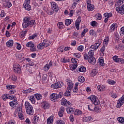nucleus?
I'll return each instance as SVG.
<instances>
[{"instance_id": "obj_1", "label": "nucleus", "mask_w": 124, "mask_h": 124, "mask_svg": "<svg viewBox=\"0 0 124 124\" xmlns=\"http://www.w3.org/2000/svg\"><path fill=\"white\" fill-rule=\"evenodd\" d=\"M36 24L35 20H31L29 16L25 17L23 20L22 27L23 29H27L28 27H32Z\"/></svg>"}, {"instance_id": "obj_2", "label": "nucleus", "mask_w": 124, "mask_h": 124, "mask_svg": "<svg viewBox=\"0 0 124 124\" xmlns=\"http://www.w3.org/2000/svg\"><path fill=\"white\" fill-rule=\"evenodd\" d=\"M93 55H94V51H90L87 55V54L84 55V60H88V62L91 64H95L96 62V60L95 58L93 57Z\"/></svg>"}, {"instance_id": "obj_3", "label": "nucleus", "mask_w": 124, "mask_h": 124, "mask_svg": "<svg viewBox=\"0 0 124 124\" xmlns=\"http://www.w3.org/2000/svg\"><path fill=\"white\" fill-rule=\"evenodd\" d=\"M26 112L28 115H33L34 112L33 111V108L32 106L29 102H26L25 104Z\"/></svg>"}, {"instance_id": "obj_4", "label": "nucleus", "mask_w": 124, "mask_h": 124, "mask_svg": "<svg viewBox=\"0 0 124 124\" xmlns=\"http://www.w3.org/2000/svg\"><path fill=\"white\" fill-rule=\"evenodd\" d=\"M88 99H90L94 105H99V104H100L99 100L95 95H92L89 97Z\"/></svg>"}, {"instance_id": "obj_5", "label": "nucleus", "mask_w": 124, "mask_h": 124, "mask_svg": "<svg viewBox=\"0 0 124 124\" xmlns=\"http://www.w3.org/2000/svg\"><path fill=\"white\" fill-rule=\"evenodd\" d=\"M21 67L18 63H15L13 65V70L15 73H19V74L22 73Z\"/></svg>"}, {"instance_id": "obj_6", "label": "nucleus", "mask_w": 124, "mask_h": 124, "mask_svg": "<svg viewBox=\"0 0 124 124\" xmlns=\"http://www.w3.org/2000/svg\"><path fill=\"white\" fill-rule=\"evenodd\" d=\"M11 100H13V101L10 102L9 103V105L11 107H13V108H14L15 107H17L18 106V101H17V97L15 96H13V97L12 98V99H10Z\"/></svg>"}, {"instance_id": "obj_7", "label": "nucleus", "mask_w": 124, "mask_h": 124, "mask_svg": "<svg viewBox=\"0 0 124 124\" xmlns=\"http://www.w3.org/2000/svg\"><path fill=\"white\" fill-rule=\"evenodd\" d=\"M59 99V95L57 93H52L50 95V99L51 101H53V102H56V101H58Z\"/></svg>"}, {"instance_id": "obj_8", "label": "nucleus", "mask_w": 124, "mask_h": 124, "mask_svg": "<svg viewBox=\"0 0 124 124\" xmlns=\"http://www.w3.org/2000/svg\"><path fill=\"white\" fill-rule=\"evenodd\" d=\"M30 3H31V0H26L25 3L23 4L24 8L28 11H30L31 9V7L30 5Z\"/></svg>"}, {"instance_id": "obj_9", "label": "nucleus", "mask_w": 124, "mask_h": 124, "mask_svg": "<svg viewBox=\"0 0 124 124\" xmlns=\"http://www.w3.org/2000/svg\"><path fill=\"white\" fill-rule=\"evenodd\" d=\"M63 83L62 81H58L57 83L52 84L51 87L53 89H59L62 87Z\"/></svg>"}, {"instance_id": "obj_10", "label": "nucleus", "mask_w": 124, "mask_h": 124, "mask_svg": "<svg viewBox=\"0 0 124 124\" xmlns=\"http://www.w3.org/2000/svg\"><path fill=\"white\" fill-rule=\"evenodd\" d=\"M115 62H118V63H124V60L123 58H118V56H114L112 58Z\"/></svg>"}, {"instance_id": "obj_11", "label": "nucleus", "mask_w": 124, "mask_h": 124, "mask_svg": "<svg viewBox=\"0 0 124 124\" xmlns=\"http://www.w3.org/2000/svg\"><path fill=\"white\" fill-rule=\"evenodd\" d=\"M124 95H123L121 98L118 100L117 108H121L122 105H124Z\"/></svg>"}, {"instance_id": "obj_12", "label": "nucleus", "mask_w": 124, "mask_h": 124, "mask_svg": "<svg viewBox=\"0 0 124 124\" xmlns=\"http://www.w3.org/2000/svg\"><path fill=\"white\" fill-rule=\"evenodd\" d=\"M117 12L119 14H121V15H124V4H123L121 7H117L116 8Z\"/></svg>"}, {"instance_id": "obj_13", "label": "nucleus", "mask_w": 124, "mask_h": 124, "mask_svg": "<svg viewBox=\"0 0 124 124\" xmlns=\"http://www.w3.org/2000/svg\"><path fill=\"white\" fill-rule=\"evenodd\" d=\"M51 7L55 12H58L59 11V6L57 5V3L55 2H51Z\"/></svg>"}, {"instance_id": "obj_14", "label": "nucleus", "mask_w": 124, "mask_h": 124, "mask_svg": "<svg viewBox=\"0 0 124 124\" xmlns=\"http://www.w3.org/2000/svg\"><path fill=\"white\" fill-rule=\"evenodd\" d=\"M104 17H105L104 22L107 23V22H108V19H109L110 17H112V16H113V14H112V13H106L104 14Z\"/></svg>"}, {"instance_id": "obj_15", "label": "nucleus", "mask_w": 124, "mask_h": 124, "mask_svg": "<svg viewBox=\"0 0 124 124\" xmlns=\"http://www.w3.org/2000/svg\"><path fill=\"white\" fill-rule=\"evenodd\" d=\"M45 47H47L48 45H47V42H46V40H44V42H43L42 44H40L37 46L38 49H40L42 50V49H43Z\"/></svg>"}, {"instance_id": "obj_16", "label": "nucleus", "mask_w": 124, "mask_h": 124, "mask_svg": "<svg viewBox=\"0 0 124 124\" xmlns=\"http://www.w3.org/2000/svg\"><path fill=\"white\" fill-rule=\"evenodd\" d=\"M14 97L13 95H11L9 94H5L2 95V99L5 101L6 99H12Z\"/></svg>"}, {"instance_id": "obj_17", "label": "nucleus", "mask_w": 124, "mask_h": 124, "mask_svg": "<svg viewBox=\"0 0 124 124\" xmlns=\"http://www.w3.org/2000/svg\"><path fill=\"white\" fill-rule=\"evenodd\" d=\"M80 23H81V17L79 16L77 19L75 23L76 28L78 30L79 29Z\"/></svg>"}, {"instance_id": "obj_18", "label": "nucleus", "mask_w": 124, "mask_h": 124, "mask_svg": "<svg viewBox=\"0 0 124 124\" xmlns=\"http://www.w3.org/2000/svg\"><path fill=\"white\" fill-rule=\"evenodd\" d=\"M75 111V108H72V107L66 108V111L68 114H73V113H74Z\"/></svg>"}, {"instance_id": "obj_19", "label": "nucleus", "mask_w": 124, "mask_h": 124, "mask_svg": "<svg viewBox=\"0 0 124 124\" xmlns=\"http://www.w3.org/2000/svg\"><path fill=\"white\" fill-rule=\"evenodd\" d=\"M63 113H64V107H61V108L60 109V111L58 112V115L59 117H62L63 116Z\"/></svg>"}, {"instance_id": "obj_20", "label": "nucleus", "mask_w": 124, "mask_h": 124, "mask_svg": "<svg viewBox=\"0 0 124 124\" xmlns=\"http://www.w3.org/2000/svg\"><path fill=\"white\" fill-rule=\"evenodd\" d=\"M68 84V87L67 89L68 90H70L72 91V89H73V83L71 81V80H69V81L67 83Z\"/></svg>"}, {"instance_id": "obj_21", "label": "nucleus", "mask_w": 124, "mask_h": 124, "mask_svg": "<svg viewBox=\"0 0 124 124\" xmlns=\"http://www.w3.org/2000/svg\"><path fill=\"white\" fill-rule=\"evenodd\" d=\"M14 42L13 40H10L8 42H6V45L7 47H9L11 48V47H12L13 46Z\"/></svg>"}, {"instance_id": "obj_22", "label": "nucleus", "mask_w": 124, "mask_h": 124, "mask_svg": "<svg viewBox=\"0 0 124 124\" xmlns=\"http://www.w3.org/2000/svg\"><path fill=\"white\" fill-rule=\"evenodd\" d=\"M42 107L44 109H48L50 107V105L47 102H44L42 104Z\"/></svg>"}, {"instance_id": "obj_23", "label": "nucleus", "mask_w": 124, "mask_h": 124, "mask_svg": "<svg viewBox=\"0 0 124 124\" xmlns=\"http://www.w3.org/2000/svg\"><path fill=\"white\" fill-rule=\"evenodd\" d=\"M78 70L79 71V72H86V67H84V66L81 65L78 67Z\"/></svg>"}, {"instance_id": "obj_24", "label": "nucleus", "mask_w": 124, "mask_h": 124, "mask_svg": "<svg viewBox=\"0 0 124 124\" xmlns=\"http://www.w3.org/2000/svg\"><path fill=\"white\" fill-rule=\"evenodd\" d=\"M92 120V117L91 116H84L82 119L83 122L87 123V122H90Z\"/></svg>"}, {"instance_id": "obj_25", "label": "nucleus", "mask_w": 124, "mask_h": 124, "mask_svg": "<svg viewBox=\"0 0 124 124\" xmlns=\"http://www.w3.org/2000/svg\"><path fill=\"white\" fill-rule=\"evenodd\" d=\"M32 92H33V90L31 88H29L26 90H23L22 93L25 94H27V93H32Z\"/></svg>"}, {"instance_id": "obj_26", "label": "nucleus", "mask_w": 124, "mask_h": 124, "mask_svg": "<svg viewBox=\"0 0 124 124\" xmlns=\"http://www.w3.org/2000/svg\"><path fill=\"white\" fill-rule=\"evenodd\" d=\"M87 9L88 11H93L94 9V6L93 4H90L87 5Z\"/></svg>"}, {"instance_id": "obj_27", "label": "nucleus", "mask_w": 124, "mask_h": 124, "mask_svg": "<svg viewBox=\"0 0 124 124\" xmlns=\"http://www.w3.org/2000/svg\"><path fill=\"white\" fill-rule=\"evenodd\" d=\"M97 89L99 92H103L105 90V87L103 85H100L97 86Z\"/></svg>"}, {"instance_id": "obj_28", "label": "nucleus", "mask_w": 124, "mask_h": 124, "mask_svg": "<svg viewBox=\"0 0 124 124\" xmlns=\"http://www.w3.org/2000/svg\"><path fill=\"white\" fill-rule=\"evenodd\" d=\"M124 2V0H118L115 3L116 6H120Z\"/></svg>"}, {"instance_id": "obj_29", "label": "nucleus", "mask_w": 124, "mask_h": 124, "mask_svg": "<svg viewBox=\"0 0 124 124\" xmlns=\"http://www.w3.org/2000/svg\"><path fill=\"white\" fill-rule=\"evenodd\" d=\"M72 22H73V20L67 19L65 20V25L66 26H69V25H70Z\"/></svg>"}, {"instance_id": "obj_30", "label": "nucleus", "mask_w": 124, "mask_h": 124, "mask_svg": "<svg viewBox=\"0 0 124 124\" xmlns=\"http://www.w3.org/2000/svg\"><path fill=\"white\" fill-rule=\"evenodd\" d=\"M98 72L97 71V70H96V69H93L92 70L91 73V75L92 77L93 76H95V75H96V74H97V73Z\"/></svg>"}, {"instance_id": "obj_31", "label": "nucleus", "mask_w": 124, "mask_h": 124, "mask_svg": "<svg viewBox=\"0 0 124 124\" xmlns=\"http://www.w3.org/2000/svg\"><path fill=\"white\" fill-rule=\"evenodd\" d=\"M16 107H17V108L16 109V112H17V114H21L22 112V107L18 105Z\"/></svg>"}, {"instance_id": "obj_32", "label": "nucleus", "mask_w": 124, "mask_h": 124, "mask_svg": "<svg viewBox=\"0 0 124 124\" xmlns=\"http://www.w3.org/2000/svg\"><path fill=\"white\" fill-rule=\"evenodd\" d=\"M82 111H81L80 109H76L75 110L74 114L77 116H80V115H82Z\"/></svg>"}, {"instance_id": "obj_33", "label": "nucleus", "mask_w": 124, "mask_h": 124, "mask_svg": "<svg viewBox=\"0 0 124 124\" xmlns=\"http://www.w3.org/2000/svg\"><path fill=\"white\" fill-rule=\"evenodd\" d=\"M78 65L76 63H73L72 65H70V67L71 70H75L77 68Z\"/></svg>"}, {"instance_id": "obj_34", "label": "nucleus", "mask_w": 124, "mask_h": 124, "mask_svg": "<svg viewBox=\"0 0 124 124\" xmlns=\"http://www.w3.org/2000/svg\"><path fill=\"white\" fill-rule=\"evenodd\" d=\"M27 32H28V31H24L20 32L19 33L20 37L23 38V37H24V36H25L26 34H27Z\"/></svg>"}, {"instance_id": "obj_35", "label": "nucleus", "mask_w": 124, "mask_h": 124, "mask_svg": "<svg viewBox=\"0 0 124 124\" xmlns=\"http://www.w3.org/2000/svg\"><path fill=\"white\" fill-rule=\"evenodd\" d=\"M38 120H39V117H38L37 116H34L32 119V123L36 124V123H38Z\"/></svg>"}, {"instance_id": "obj_36", "label": "nucleus", "mask_w": 124, "mask_h": 124, "mask_svg": "<svg viewBox=\"0 0 124 124\" xmlns=\"http://www.w3.org/2000/svg\"><path fill=\"white\" fill-rule=\"evenodd\" d=\"M29 99L30 100V101H31L32 104H34V103H35V98H34V96L29 97Z\"/></svg>"}, {"instance_id": "obj_37", "label": "nucleus", "mask_w": 124, "mask_h": 124, "mask_svg": "<svg viewBox=\"0 0 124 124\" xmlns=\"http://www.w3.org/2000/svg\"><path fill=\"white\" fill-rule=\"evenodd\" d=\"M34 96L37 100H40L42 98V95L40 94L36 93L34 94Z\"/></svg>"}, {"instance_id": "obj_38", "label": "nucleus", "mask_w": 124, "mask_h": 124, "mask_svg": "<svg viewBox=\"0 0 124 124\" xmlns=\"http://www.w3.org/2000/svg\"><path fill=\"white\" fill-rule=\"evenodd\" d=\"M95 107V105H93V104L89 105L88 106V109H89V110H90V111H94V107Z\"/></svg>"}, {"instance_id": "obj_39", "label": "nucleus", "mask_w": 124, "mask_h": 124, "mask_svg": "<svg viewBox=\"0 0 124 124\" xmlns=\"http://www.w3.org/2000/svg\"><path fill=\"white\" fill-rule=\"evenodd\" d=\"M71 91L72 90L67 89V91L64 93L63 95H64V96H70V93H71Z\"/></svg>"}, {"instance_id": "obj_40", "label": "nucleus", "mask_w": 124, "mask_h": 124, "mask_svg": "<svg viewBox=\"0 0 124 124\" xmlns=\"http://www.w3.org/2000/svg\"><path fill=\"white\" fill-rule=\"evenodd\" d=\"M109 37H106L104 40V42H103V45H105V46H107V45L108 44V42H109Z\"/></svg>"}, {"instance_id": "obj_41", "label": "nucleus", "mask_w": 124, "mask_h": 124, "mask_svg": "<svg viewBox=\"0 0 124 124\" xmlns=\"http://www.w3.org/2000/svg\"><path fill=\"white\" fill-rule=\"evenodd\" d=\"M116 28H117V23H113L110 27L111 31H114Z\"/></svg>"}, {"instance_id": "obj_42", "label": "nucleus", "mask_w": 124, "mask_h": 124, "mask_svg": "<svg viewBox=\"0 0 124 124\" xmlns=\"http://www.w3.org/2000/svg\"><path fill=\"white\" fill-rule=\"evenodd\" d=\"M16 58L17 59V60H22L23 59V54H18L16 53Z\"/></svg>"}, {"instance_id": "obj_43", "label": "nucleus", "mask_w": 124, "mask_h": 124, "mask_svg": "<svg viewBox=\"0 0 124 124\" xmlns=\"http://www.w3.org/2000/svg\"><path fill=\"white\" fill-rule=\"evenodd\" d=\"M57 26L59 29H63V27H64V25H63V22H58L57 24Z\"/></svg>"}, {"instance_id": "obj_44", "label": "nucleus", "mask_w": 124, "mask_h": 124, "mask_svg": "<svg viewBox=\"0 0 124 124\" xmlns=\"http://www.w3.org/2000/svg\"><path fill=\"white\" fill-rule=\"evenodd\" d=\"M47 124H53V117L50 116L47 119Z\"/></svg>"}, {"instance_id": "obj_45", "label": "nucleus", "mask_w": 124, "mask_h": 124, "mask_svg": "<svg viewBox=\"0 0 124 124\" xmlns=\"http://www.w3.org/2000/svg\"><path fill=\"white\" fill-rule=\"evenodd\" d=\"M105 46L103 45V46L101 48V49L100 50V54L102 55H104V52L105 51Z\"/></svg>"}, {"instance_id": "obj_46", "label": "nucleus", "mask_w": 124, "mask_h": 124, "mask_svg": "<svg viewBox=\"0 0 124 124\" xmlns=\"http://www.w3.org/2000/svg\"><path fill=\"white\" fill-rule=\"evenodd\" d=\"M95 16L97 20H101L102 19V16L100 14H96Z\"/></svg>"}, {"instance_id": "obj_47", "label": "nucleus", "mask_w": 124, "mask_h": 124, "mask_svg": "<svg viewBox=\"0 0 124 124\" xmlns=\"http://www.w3.org/2000/svg\"><path fill=\"white\" fill-rule=\"evenodd\" d=\"M78 82H80V83H84V82H85V78L84 77L79 76L78 77Z\"/></svg>"}, {"instance_id": "obj_48", "label": "nucleus", "mask_w": 124, "mask_h": 124, "mask_svg": "<svg viewBox=\"0 0 124 124\" xmlns=\"http://www.w3.org/2000/svg\"><path fill=\"white\" fill-rule=\"evenodd\" d=\"M62 103L64 106H67V100L64 98L62 99Z\"/></svg>"}, {"instance_id": "obj_49", "label": "nucleus", "mask_w": 124, "mask_h": 124, "mask_svg": "<svg viewBox=\"0 0 124 124\" xmlns=\"http://www.w3.org/2000/svg\"><path fill=\"white\" fill-rule=\"evenodd\" d=\"M117 121L121 123V124H124V117H118L117 118Z\"/></svg>"}, {"instance_id": "obj_50", "label": "nucleus", "mask_w": 124, "mask_h": 124, "mask_svg": "<svg viewBox=\"0 0 124 124\" xmlns=\"http://www.w3.org/2000/svg\"><path fill=\"white\" fill-rule=\"evenodd\" d=\"M26 46L27 47H30L31 48V47L34 46V44H33L32 42H29L27 43Z\"/></svg>"}, {"instance_id": "obj_51", "label": "nucleus", "mask_w": 124, "mask_h": 124, "mask_svg": "<svg viewBox=\"0 0 124 124\" xmlns=\"http://www.w3.org/2000/svg\"><path fill=\"white\" fill-rule=\"evenodd\" d=\"M108 84H109V85H115L116 84V81L112 80V79H108Z\"/></svg>"}, {"instance_id": "obj_52", "label": "nucleus", "mask_w": 124, "mask_h": 124, "mask_svg": "<svg viewBox=\"0 0 124 124\" xmlns=\"http://www.w3.org/2000/svg\"><path fill=\"white\" fill-rule=\"evenodd\" d=\"M49 69L50 67L49 66V64H46L44 67V71H48V70H49Z\"/></svg>"}, {"instance_id": "obj_53", "label": "nucleus", "mask_w": 124, "mask_h": 124, "mask_svg": "<svg viewBox=\"0 0 124 124\" xmlns=\"http://www.w3.org/2000/svg\"><path fill=\"white\" fill-rule=\"evenodd\" d=\"M73 56L74 57H75L76 58H77V59H79V58L81 57V53H74Z\"/></svg>"}, {"instance_id": "obj_54", "label": "nucleus", "mask_w": 124, "mask_h": 124, "mask_svg": "<svg viewBox=\"0 0 124 124\" xmlns=\"http://www.w3.org/2000/svg\"><path fill=\"white\" fill-rule=\"evenodd\" d=\"M90 49H91V50L90 51H95V50H97L96 49V46H95V45H92L90 47Z\"/></svg>"}, {"instance_id": "obj_55", "label": "nucleus", "mask_w": 124, "mask_h": 124, "mask_svg": "<svg viewBox=\"0 0 124 124\" xmlns=\"http://www.w3.org/2000/svg\"><path fill=\"white\" fill-rule=\"evenodd\" d=\"M99 62L100 63V65H101L102 66H104V60L102 59H99Z\"/></svg>"}, {"instance_id": "obj_56", "label": "nucleus", "mask_w": 124, "mask_h": 124, "mask_svg": "<svg viewBox=\"0 0 124 124\" xmlns=\"http://www.w3.org/2000/svg\"><path fill=\"white\" fill-rule=\"evenodd\" d=\"M115 39L116 42L119 41V39H120V36L118 33L115 34Z\"/></svg>"}, {"instance_id": "obj_57", "label": "nucleus", "mask_w": 124, "mask_h": 124, "mask_svg": "<svg viewBox=\"0 0 124 124\" xmlns=\"http://www.w3.org/2000/svg\"><path fill=\"white\" fill-rule=\"evenodd\" d=\"M62 62H70V60L69 59H65V58H62Z\"/></svg>"}, {"instance_id": "obj_58", "label": "nucleus", "mask_w": 124, "mask_h": 124, "mask_svg": "<svg viewBox=\"0 0 124 124\" xmlns=\"http://www.w3.org/2000/svg\"><path fill=\"white\" fill-rule=\"evenodd\" d=\"M78 51H79L80 52H82L84 50V46H79L78 47Z\"/></svg>"}, {"instance_id": "obj_59", "label": "nucleus", "mask_w": 124, "mask_h": 124, "mask_svg": "<svg viewBox=\"0 0 124 124\" xmlns=\"http://www.w3.org/2000/svg\"><path fill=\"white\" fill-rule=\"evenodd\" d=\"M63 49H64V47L62 46H61L58 48V51L59 52L62 53V52H63Z\"/></svg>"}, {"instance_id": "obj_60", "label": "nucleus", "mask_w": 124, "mask_h": 124, "mask_svg": "<svg viewBox=\"0 0 124 124\" xmlns=\"http://www.w3.org/2000/svg\"><path fill=\"white\" fill-rule=\"evenodd\" d=\"M110 94L113 98H117V94L113 93V92H110Z\"/></svg>"}, {"instance_id": "obj_61", "label": "nucleus", "mask_w": 124, "mask_h": 124, "mask_svg": "<svg viewBox=\"0 0 124 124\" xmlns=\"http://www.w3.org/2000/svg\"><path fill=\"white\" fill-rule=\"evenodd\" d=\"M35 37H37V34H34L33 35L29 37V39H34Z\"/></svg>"}, {"instance_id": "obj_62", "label": "nucleus", "mask_w": 124, "mask_h": 124, "mask_svg": "<svg viewBox=\"0 0 124 124\" xmlns=\"http://www.w3.org/2000/svg\"><path fill=\"white\" fill-rule=\"evenodd\" d=\"M94 112H95L96 113H98V112H99L100 111V109H99V107H98V106H95V107H94Z\"/></svg>"}, {"instance_id": "obj_63", "label": "nucleus", "mask_w": 124, "mask_h": 124, "mask_svg": "<svg viewBox=\"0 0 124 124\" xmlns=\"http://www.w3.org/2000/svg\"><path fill=\"white\" fill-rule=\"evenodd\" d=\"M18 115L20 120H24V115H23L22 112L20 113H18Z\"/></svg>"}, {"instance_id": "obj_64", "label": "nucleus", "mask_w": 124, "mask_h": 124, "mask_svg": "<svg viewBox=\"0 0 124 124\" xmlns=\"http://www.w3.org/2000/svg\"><path fill=\"white\" fill-rule=\"evenodd\" d=\"M120 35H124V27H122L121 29V31L120 32Z\"/></svg>"}]
</instances>
